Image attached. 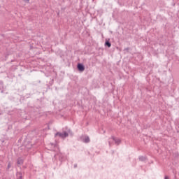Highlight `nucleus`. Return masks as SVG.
I'll return each instance as SVG.
<instances>
[{
  "instance_id": "obj_1",
  "label": "nucleus",
  "mask_w": 179,
  "mask_h": 179,
  "mask_svg": "<svg viewBox=\"0 0 179 179\" xmlns=\"http://www.w3.org/2000/svg\"><path fill=\"white\" fill-rule=\"evenodd\" d=\"M69 135L73 136V134L72 133V131L71 130V129H69L67 130V131H64L63 133L61 132H57L55 134V136H59V138H62V139H65V138H68V136H69Z\"/></svg>"
},
{
  "instance_id": "obj_2",
  "label": "nucleus",
  "mask_w": 179,
  "mask_h": 179,
  "mask_svg": "<svg viewBox=\"0 0 179 179\" xmlns=\"http://www.w3.org/2000/svg\"><path fill=\"white\" fill-rule=\"evenodd\" d=\"M111 139H113V141H114L115 145H120V143H121V139L116 138L115 136H112Z\"/></svg>"
},
{
  "instance_id": "obj_3",
  "label": "nucleus",
  "mask_w": 179,
  "mask_h": 179,
  "mask_svg": "<svg viewBox=\"0 0 179 179\" xmlns=\"http://www.w3.org/2000/svg\"><path fill=\"white\" fill-rule=\"evenodd\" d=\"M77 68L80 72H83V71H85V66L83 64L79 63L77 65Z\"/></svg>"
},
{
  "instance_id": "obj_4",
  "label": "nucleus",
  "mask_w": 179,
  "mask_h": 179,
  "mask_svg": "<svg viewBox=\"0 0 179 179\" xmlns=\"http://www.w3.org/2000/svg\"><path fill=\"white\" fill-rule=\"evenodd\" d=\"M82 141L84 142V143H89V142H90V138H89V136H85L82 138Z\"/></svg>"
},
{
  "instance_id": "obj_5",
  "label": "nucleus",
  "mask_w": 179,
  "mask_h": 179,
  "mask_svg": "<svg viewBox=\"0 0 179 179\" xmlns=\"http://www.w3.org/2000/svg\"><path fill=\"white\" fill-rule=\"evenodd\" d=\"M57 157H59V159L60 162H62V160H64V154L62 153H59L57 155H55Z\"/></svg>"
},
{
  "instance_id": "obj_6",
  "label": "nucleus",
  "mask_w": 179,
  "mask_h": 179,
  "mask_svg": "<svg viewBox=\"0 0 179 179\" xmlns=\"http://www.w3.org/2000/svg\"><path fill=\"white\" fill-rule=\"evenodd\" d=\"M24 162V161L23 160V159H22V157H19L17 159V164L20 166H22V164H23V163Z\"/></svg>"
},
{
  "instance_id": "obj_7",
  "label": "nucleus",
  "mask_w": 179,
  "mask_h": 179,
  "mask_svg": "<svg viewBox=\"0 0 179 179\" xmlns=\"http://www.w3.org/2000/svg\"><path fill=\"white\" fill-rule=\"evenodd\" d=\"M0 90L1 93H3V82L0 81Z\"/></svg>"
},
{
  "instance_id": "obj_8",
  "label": "nucleus",
  "mask_w": 179,
  "mask_h": 179,
  "mask_svg": "<svg viewBox=\"0 0 179 179\" xmlns=\"http://www.w3.org/2000/svg\"><path fill=\"white\" fill-rule=\"evenodd\" d=\"M138 159L140 162H146V157L145 156H140Z\"/></svg>"
},
{
  "instance_id": "obj_9",
  "label": "nucleus",
  "mask_w": 179,
  "mask_h": 179,
  "mask_svg": "<svg viewBox=\"0 0 179 179\" xmlns=\"http://www.w3.org/2000/svg\"><path fill=\"white\" fill-rule=\"evenodd\" d=\"M105 46L108 47V48H110V47H111V43H110V41H106L105 42Z\"/></svg>"
},
{
  "instance_id": "obj_10",
  "label": "nucleus",
  "mask_w": 179,
  "mask_h": 179,
  "mask_svg": "<svg viewBox=\"0 0 179 179\" xmlns=\"http://www.w3.org/2000/svg\"><path fill=\"white\" fill-rule=\"evenodd\" d=\"M11 166L12 165L10 164V162H8V166H7V170H9V169H10Z\"/></svg>"
},
{
  "instance_id": "obj_11",
  "label": "nucleus",
  "mask_w": 179,
  "mask_h": 179,
  "mask_svg": "<svg viewBox=\"0 0 179 179\" xmlns=\"http://www.w3.org/2000/svg\"><path fill=\"white\" fill-rule=\"evenodd\" d=\"M76 167H78V164H74V169H76Z\"/></svg>"
},
{
  "instance_id": "obj_12",
  "label": "nucleus",
  "mask_w": 179,
  "mask_h": 179,
  "mask_svg": "<svg viewBox=\"0 0 179 179\" xmlns=\"http://www.w3.org/2000/svg\"><path fill=\"white\" fill-rule=\"evenodd\" d=\"M109 146H111V141H108Z\"/></svg>"
},
{
  "instance_id": "obj_13",
  "label": "nucleus",
  "mask_w": 179,
  "mask_h": 179,
  "mask_svg": "<svg viewBox=\"0 0 179 179\" xmlns=\"http://www.w3.org/2000/svg\"><path fill=\"white\" fill-rule=\"evenodd\" d=\"M30 0H24V2H29Z\"/></svg>"
},
{
  "instance_id": "obj_14",
  "label": "nucleus",
  "mask_w": 179,
  "mask_h": 179,
  "mask_svg": "<svg viewBox=\"0 0 179 179\" xmlns=\"http://www.w3.org/2000/svg\"><path fill=\"white\" fill-rule=\"evenodd\" d=\"M164 179H169V176H165Z\"/></svg>"
}]
</instances>
